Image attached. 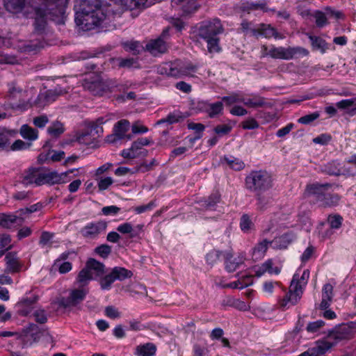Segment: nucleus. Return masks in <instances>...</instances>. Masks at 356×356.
Masks as SVG:
<instances>
[{
    "label": "nucleus",
    "instance_id": "1",
    "mask_svg": "<svg viewBox=\"0 0 356 356\" xmlns=\"http://www.w3.org/2000/svg\"><path fill=\"white\" fill-rule=\"evenodd\" d=\"M75 22L83 31L107 24L117 14L111 4L102 0H75Z\"/></svg>",
    "mask_w": 356,
    "mask_h": 356
},
{
    "label": "nucleus",
    "instance_id": "2",
    "mask_svg": "<svg viewBox=\"0 0 356 356\" xmlns=\"http://www.w3.org/2000/svg\"><path fill=\"white\" fill-rule=\"evenodd\" d=\"M43 7H35L34 30L38 35L45 33L47 28V17L54 21L58 24H64L65 7L68 0H42Z\"/></svg>",
    "mask_w": 356,
    "mask_h": 356
},
{
    "label": "nucleus",
    "instance_id": "3",
    "mask_svg": "<svg viewBox=\"0 0 356 356\" xmlns=\"http://www.w3.org/2000/svg\"><path fill=\"white\" fill-rule=\"evenodd\" d=\"M309 277V270H305L300 274V270H297L293 275L289 291L285 294L278 298V307L282 310H286L291 307L297 305L300 300L303 290L307 284Z\"/></svg>",
    "mask_w": 356,
    "mask_h": 356
},
{
    "label": "nucleus",
    "instance_id": "4",
    "mask_svg": "<svg viewBox=\"0 0 356 356\" xmlns=\"http://www.w3.org/2000/svg\"><path fill=\"white\" fill-rule=\"evenodd\" d=\"M223 32V27L220 21L213 19L211 21L203 22L199 29V36L207 43V49L210 53L219 52L218 35Z\"/></svg>",
    "mask_w": 356,
    "mask_h": 356
},
{
    "label": "nucleus",
    "instance_id": "5",
    "mask_svg": "<svg viewBox=\"0 0 356 356\" xmlns=\"http://www.w3.org/2000/svg\"><path fill=\"white\" fill-rule=\"evenodd\" d=\"M245 184L248 191L259 193L273 187V179L266 170H253L245 177Z\"/></svg>",
    "mask_w": 356,
    "mask_h": 356
},
{
    "label": "nucleus",
    "instance_id": "6",
    "mask_svg": "<svg viewBox=\"0 0 356 356\" xmlns=\"http://www.w3.org/2000/svg\"><path fill=\"white\" fill-rule=\"evenodd\" d=\"M307 54L308 51L301 47H275L271 45L267 47L263 45L261 47V56H270L274 59H283L290 60L292 59L296 54Z\"/></svg>",
    "mask_w": 356,
    "mask_h": 356
},
{
    "label": "nucleus",
    "instance_id": "7",
    "mask_svg": "<svg viewBox=\"0 0 356 356\" xmlns=\"http://www.w3.org/2000/svg\"><path fill=\"white\" fill-rule=\"evenodd\" d=\"M356 332V321H351L342 324L330 331L327 338L333 340L335 344L343 340L352 339Z\"/></svg>",
    "mask_w": 356,
    "mask_h": 356
},
{
    "label": "nucleus",
    "instance_id": "8",
    "mask_svg": "<svg viewBox=\"0 0 356 356\" xmlns=\"http://www.w3.org/2000/svg\"><path fill=\"white\" fill-rule=\"evenodd\" d=\"M114 83L110 84V82L104 81L102 79L96 76L94 79H86L83 83V87L86 90L90 92L94 95H102L105 92L110 90Z\"/></svg>",
    "mask_w": 356,
    "mask_h": 356
},
{
    "label": "nucleus",
    "instance_id": "9",
    "mask_svg": "<svg viewBox=\"0 0 356 356\" xmlns=\"http://www.w3.org/2000/svg\"><path fill=\"white\" fill-rule=\"evenodd\" d=\"M88 293V289L85 288L73 289L70 291L67 297L60 298L58 304L64 308L75 307L85 299Z\"/></svg>",
    "mask_w": 356,
    "mask_h": 356
},
{
    "label": "nucleus",
    "instance_id": "10",
    "mask_svg": "<svg viewBox=\"0 0 356 356\" xmlns=\"http://www.w3.org/2000/svg\"><path fill=\"white\" fill-rule=\"evenodd\" d=\"M168 35V29H165L163 31L160 37L156 39L149 40L145 46V49L151 54L157 56L164 54L168 49V46L164 38Z\"/></svg>",
    "mask_w": 356,
    "mask_h": 356
},
{
    "label": "nucleus",
    "instance_id": "11",
    "mask_svg": "<svg viewBox=\"0 0 356 356\" xmlns=\"http://www.w3.org/2000/svg\"><path fill=\"white\" fill-rule=\"evenodd\" d=\"M130 124L127 120H121L118 121L114 127V134L108 136L106 141L110 143H115L116 140L127 138L130 140L131 135H127L126 133L129 129Z\"/></svg>",
    "mask_w": 356,
    "mask_h": 356
},
{
    "label": "nucleus",
    "instance_id": "12",
    "mask_svg": "<svg viewBox=\"0 0 356 356\" xmlns=\"http://www.w3.org/2000/svg\"><path fill=\"white\" fill-rule=\"evenodd\" d=\"M74 172V170H70L65 172L58 173L56 172H45L41 171V186L44 184H59L67 182V175L69 173Z\"/></svg>",
    "mask_w": 356,
    "mask_h": 356
},
{
    "label": "nucleus",
    "instance_id": "13",
    "mask_svg": "<svg viewBox=\"0 0 356 356\" xmlns=\"http://www.w3.org/2000/svg\"><path fill=\"white\" fill-rule=\"evenodd\" d=\"M64 93L60 88H55L54 90H49L43 92H40L37 99L34 102V105L38 108H44L47 105L54 102L57 97Z\"/></svg>",
    "mask_w": 356,
    "mask_h": 356
},
{
    "label": "nucleus",
    "instance_id": "14",
    "mask_svg": "<svg viewBox=\"0 0 356 356\" xmlns=\"http://www.w3.org/2000/svg\"><path fill=\"white\" fill-rule=\"evenodd\" d=\"M107 224L104 221H98L91 222L86 225L81 230V235L87 238H95L100 233L104 232L106 229Z\"/></svg>",
    "mask_w": 356,
    "mask_h": 356
},
{
    "label": "nucleus",
    "instance_id": "15",
    "mask_svg": "<svg viewBox=\"0 0 356 356\" xmlns=\"http://www.w3.org/2000/svg\"><path fill=\"white\" fill-rule=\"evenodd\" d=\"M38 300V297L31 295L30 297H24L16 304L19 314L26 316L31 314L33 305Z\"/></svg>",
    "mask_w": 356,
    "mask_h": 356
},
{
    "label": "nucleus",
    "instance_id": "16",
    "mask_svg": "<svg viewBox=\"0 0 356 356\" xmlns=\"http://www.w3.org/2000/svg\"><path fill=\"white\" fill-rule=\"evenodd\" d=\"M332 186L333 184L329 183H315L307 186L306 191L309 195H315L318 200L323 201L325 197L327 196L326 193L331 189Z\"/></svg>",
    "mask_w": 356,
    "mask_h": 356
},
{
    "label": "nucleus",
    "instance_id": "17",
    "mask_svg": "<svg viewBox=\"0 0 356 356\" xmlns=\"http://www.w3.org/2000/svg\"><path fill=\"white\" fill-rule=\"evenodd\" d=\"M22 183L24 186L35 184L41 186V170L38 168H29L22 175Z\"/></svg>",
    "mask_w": 356,
    "mask_h": 356
},
{
    "label": "nucleus",
    "instance_id": "18",
    "mask_svg": "<svg viewBox=\"0 0 356 356\" xmlns=\"http://www.w3.org/2000/svg\"><path fill=\"white\" fill-rule=\"evenodd\" d=\"M252 35H262L266 38H275V39H283L284 37L277 30L269 24H260L257 29H252Z\"/></svg>",
    "mask_w": 356,
    "mask_h": 356
},
{
    "label": "nucleus",
    "instance_id": "19",
    "mask_svg": "<svg viewBox=\"0 0 356 356\" xmlns=\"http://www.w3.org/2000/svg\"><path fill=\"white\" fill-rule=\"evenodd\" d=\"M225 259V269L231 273L235 271L241 264H243L245 255L241 253L238 257L233 258V254L229 252H226L223 254Z\"/></svg>",
    "mask_w": 356,
    "mask_h": 356
},
{
    "label": "nucleus",
    "instance_id": "20",
    "mask_svg": "<svg viewBox=\"0 0 356 356\" xmlns=\"http://www.w3.org/2000/svg\"><path fill=\"white\" fill-rule=\"evenodd\" d=\"M5 260L6 265L5 272L14 273L20 270L22 264L15 252H8Z\"/></svg>",
    "mask_w": 356,
    "mask_h": 356
},
{
    "label": "nucleus",
    "instance_id": "21",
    "mask_svg": "<svg viewBox=\"0 0 356 356\" xmlns=\"http://www.w3.org/2000/svg\"><path fill=\"white\" fill-rule=\"evenodd\" d=\"M157 72L161 75L179 78V74L178 72L177 60L175 62H168L161 64L157 67Z\"/></svg>",
    "mask_w": 356,
    "mask_h": 356
},
{
    "label": "nucleus",
    "instance_id": "22",
    "mask_svg": "<svg viewBox=\"0 0 356 356\" xmlns=\"http://www.w3.org/2000/svg\"><path fill=\"white\" fill-rule=\"evenodd\" d=\"M296 238V234L293 232H287L279 237L275 238L270 244L275 248L284 249L288 247Z\"/></svg>",
    "mask_w": 356,
    "mask_h": 356
},
{
    "label": "nucleus",
    "instance_id": "23",
    "mask_svg": "<svg viewBox=\"0 0 356 356\" xmlns=\"http://www.w3.org/2000/svg\"><path fill=\"white\" fill-rule=\"evenodd\" d=\"M172 6H180L183 15H186L197 10L198 0H172Z\"/></svg>",
    "mask_w": 356,
    "mask_h": 356
},
{
    "label": "nucleus",
    "instance_id": "24",
    "mask_svg": "<svg viewBox=\"0 0 356 356\" xmlns=\"http://www.w3.org/2000/svg\"><path fill=\"white\" fill-rule=\"evenodd\" d=\"M332 284H325L322 289V300L319 305L320 309H328L332 301L334 293Z\"/></svg>",
    "mask_w": 356,
    "mask_h": 356
},
{
    "label": "nucleus",
    "instance_id": "25",
    "mask_svg": "<svg viewBox=\"0 0 356 356\" xmlns=\"http://www.w3.org/2000/svg\"><path fill=\"white\" fill-rule=\"evenodd\" d=\"M86 266L92 273L95 279L102 277L105 273L104 265L95 259H90Z\"/></svg>",
    "mask_w": 356,
    "mask_h": 356
},
{
    "label": "nucleus",
    "instance_id": "26",
    "mask_svg": "<svg viewBox=\"0 0 356 356\" xmlns=\"http://www.w3.org/2000/svg\"><path fill=\"white\" fill-rule=\"evenodd\" d=\"M23 216L19 214V216L15 215H0V225L5 228H11L15 223H22Z\"/></svg>",
    "mask_w": 356,
    "mask_h": 356
},
{
    "label": "nucleus",
    "instance_id": "27",
    "mask_svg": "<svg viewBox=\"0 0 356 356\" xmlns=\"http://www.w3.org/2000/svg\"><path fill=\"white\" fill-rule=\"evenodd\" d=\"M306 35L310 40L314 50L320 51L322 54H324L328 49L327 43L321 37L312 35L309 33H306Z\"/></svg>",
    "mask_w": 356,
    "mask_h": 356
},
{
    "label": "nucleus",
    "instance_id": "28",
    "mask_svg": "<svg viewBox=\"0 0 356 356\" xmlns=\"http://www.w3.org/2000/svg\"><path fill=\"white\" fill-rule=\"evenodd\" d=\"M188 115L186 113H182L181 112L179 111H175L172 113H169L166 118H163L160 120H159L156 124H161L163 123H168L170 124L179 122L182 120H184L186 118H187Z\"/></svg>",
    "mask_w": 356,
    "mask_h": 356
},
{
    "label": "nucleus",
    "instance_id": "29",
    "mask_svg": "<svg viewBox=\"0 0 356 356\" xmlns=\"http://www.w3.org/2000/svg\"><path fill=\"white\" fill-rule=\"evenodd\" d=\"M17 131L13 129H7L6 128H0V150L6 148L10 142L11 137H14Z\"/></svg>",
    "mask_w": 356,
    "mask_h": 356
},
{
    "label": "nucleus",
    "instance_id": "30",
    "mask_svg": "<svg viewBox=\"0 0 356 356\" xmlns=\"http://www.w3.org/2000/svg\"><path fill=\"white\" fill-rule=\"evenodd\" d=\"M327 339L318 341L316 346L312 349L315 352L316 356H321L328 351L332 346L335 345L334 341H330Z\"/></svg>",
    "mask_w": 356,
    "mask_h": 356
},
{
    "label": "nucleus",
    "instance_id": "31",
    "mask_svg": "<svg viewBox=\"0 0 356 356\" xmlns=\"http://www.w3.org/2000/svg\"><path fill=\"white\" fill-rule=\"evenodd\" d=\"M178 63V72L179 74V78L184 76H193V74L197 70V66L191 63H184L179 60Z\"/></svg>",
    "mask_w": 356,
    "mask_h": 356
},
{
    "label": "nucleus",
    "instance_id": "32",
    "mask_svg": "<svg viewBox=\"0 0 356 356\" xmlns=\"http://www.w3.org/2000/svg\"><path fill=\"white\" fill-rule=\"evenodd\" d=\"M270 243L268 241L264 239L258 243L252 249V257L254 260H259L264 257L268 245Z\"/></svg>",
    "mask_w": 356,
    "mask_h": 356
},
{
    "label": "nucleus",
    "instance_id": "33",
    "mask_svg": "<svg viewBox=\"0 0 356 356\" xmlns=\"http://www.w3.org/2000/svg\"><path fill=\"white\" fill-rule=\"evenodd\" d=\"M93 279L95 278L92 273L85 266L78 274L76 282L79 284V286L83 288Z\"/></svg>",
    "mask_w": 356,
    "mask_h": 356
},
{
    "label": "nucleus",
    "instance_id": "34",
    "mask_svg": "<svg viewBox=\"0 0 356 356\" xmlns=\"http://www.w3.org/2000/svg\"><path fill=\"white\" fill-rule=\"evenodd\" d=\"M242 103L250 108L263 107L266 104L264 97L257 95H254L252 97L249 98L243 97Z\"/></svg>",
    "mask_w": 356,
    "mask_h": 356
},
{
    "label": "nucleus",
    "instance_id": "35",
    "mask_svg": "<svg viewBox=\"0 0 356 356\" xmlns=\"http://www.w3.org/2000/svg\"><path fill=\"white\" fill-rule=\"evenodd\" d=\"M19 134L24 139L35 140L38 137V131L28 124H23L19 129Z\"/></svg>",
    "mask_w": 356,
    "mask_h": 356
},
{
    "label": "nucleus",
    "instance_id": "36",
    "mask_svg": "<svg viewBox=\"0 0 356 356\" xmlns=\"http://www.w3.org/2000/svg\"><path fill=\"white\" fill-rule=\"evenodd\" d=\"M156 351V346L153 343H147L136 348V353L140 356H153Z\"/></svg>",
    "mask_w": 356,
    "mask_h": 356
},
{
    "label": "nucleus",
    "instance_id": "37",
    "mask_svg": "<svg viewBox=\"0 0 356 356\" xmlns=\"http://www.w3.org/2000/svg\"><path fill=\"white\" fill-rule=\"evenodd\" d=\"M25 1L26 0H5L4 5L8 11L16 13L23 9Z\"/></svg>",
    "mask_w": 356,
    "mask_h": 356
},
{
    "label": "nucleus",
    "instance_id": "38",
    "mask_svg": "<svg viewBox=\"0 0 356 356\" xmlns=\"http://www.w3.org/2000/svg\"><path fill=\"white\" fill-rule=\"evenodd\" d=\"M123 3L131 10L141 9L152 5V0H124Z\"/></svg>",
    "mask_w": 356,
    "mask_h": 356
},
{
    "label": "nucleus",
    "instance_id": "39",
    "mask_svg": "<svg viewBox=\"0 0 356 356\" xmlns=\"http://www.w3.org/2000/svg\"><path fill=\"white\" fill-rule=\"evenodd\" d=\"M308 15L315 19L316 25L318 28H323L328 24L327 18L322 11L315 10L312 13H308Z\"/></svg>",
    "mask_w": 356,
    "mask_h": 356
},
{
    "label": "nucleus",
    "instance_id": "40",
    "mask_svg": "<svg viewBox=\"0 0 356 356\" xmlns=\"http://www.w3.org/2000/svg\"><path fill=\"white\" fill-rule=\"evenodd\" d=\"M111 272L114 275L115 280L120 281L130 278L133 275L131 271L122 267H115L112 269Z\"/></svg>",
    "mask_w": 356,
    "mask_h": 356
},
{
    "label": "nucleus",
    "instance_id": "41",
    "mask_svg": "<svg viewBox=\"0 0 356 356\" xmlns=\"http://www.w3.org/2000/svg\"><path fill=\"white\" fill-rule=\"evenodd\" d=\"M223 109V104L222 102H217L213 104H209L206 108V112L210 118H214L220 114Z\"/></svg>",
    "mask_w": 356,
    "mask_h": 356
},
{
    "label": "nucleus",
    "instance_id": "42",
    "mask_svg": "<svg viewBox=\"0 0 356 356\" xmlns=\"http://www.w3.org/2000/svg\"><path fill=\"white\" fill-rule=\"evenodd\" d=\"M189 129L193 130L195 131V137L193 138H190V141L193 143L196 140H199L202 136V132L204 131L205 127L204 124L201 123H194L189 122L187 125Z\"/></svg>",
    "mask_w": 356,
    "mask_h": 356
},
{
    "label": "nucleus",
    "instance_id": "43",
    "mask_svg": "<svg viewBox=\"0 0 356 356\" xmlns=\"http://www.w3.org/2000/svg\"><path fill=\"white\" fill-rule=\"evenodd\" d=\"M223 159L227 164L234 170H241L245 167V163L239 159L233 156H225Z\"/></svg>",
    "mask_w": 356,
    "mask_h": 356
},
{
    "label": "nucleus",
    "instance_id": "44",
    "mask_svg": "<svg viewBox=\"0 0 356 356\" xmlns=\"http://www.w3.org/2000/svg\"><path fill=\"white\" fill-rule=\"evenodd\" d=\"M339 165V163L337 161H332L325 165L323 170L330 175L339 176L341 175V170Z\"/></svg>",
    "mask_w": 356,
    "mask_h": 356
},
{
    "label": "nucleus",
    "instance_id": "45",
    "mask_svg": "<svg viewBox=\"0 0 356 356\" xmlns=\"http://www.w3.org/2000/svg\"><path fill=\"white\" fill-rule=\"evenodd\" d=\"M259 193L257 194V209L259 210H265L267 209L268 206L271 203V197L269 195H262Z\"/></svg>",
    "mask_w": 356,
    "mask_h": 356
},
{
    "label": "nucleus",
    "instance_id": "46",
    "mask_svg": "<svg viewBox=\"0 0 356 356\" xmlns=\"http://www.w3.org/2000/svg\"><path fill=\"white\" fill-rule=\"evenodd\" d=\"M64 130L63 124L56 121L48 127L47 132L53 137H58L64 132Z\"/></svg>",
    "mask_w": 356,
    "mask_h": 356
},
{
    "label": "nucleus",
    "instance_id": "47",
    "mask_svg": "<svg viewBox=\"0 0 356 356\" xmlns=\"http://www.w3.org/2000/svg\"><path fill=\"white\" fill-rule=\"evenodd\" d=\"M115 278L112 272L109 274L101 277L99 280V284L102 290H109L111 287L112 284L115 281Z\"/></svg>",
    "mask_w": 356,
    "mask_h": 356
},
{
    "label": "nucleus",
    "instance_id": "48",
    "mask_svg": "<svg viewBox=\"0 0 356 356\" xmlns=\"http://www.w3.org/2000/svg\"><path fill=\"white\" fill-rule=\"evenodd\" d=\"M223 254L224 253L222 252L216 250L210 251L206 256L207 264L213 266L220 259V257L222 255L223 256Z\"/></svg>",
    "mask_w": 356,
    "mask_h": 356
},
{
    "label": "nucleus",
    "instance_id": "49",
    "mask_svg": "<svg viewBox=\"0 0 356 356\" xmlns=\"http://www.w3.org/2000/svg\"><path fill=\"white\" fill-rule=\"evenodd\" d=\"M26 337H31L34 341L40 338L39 327L35 324H30L25 330Z\"/></svg>",
    "mask_w": 356,
    "mask_h": 356
},
{
    "label": "nucleus",
    "instance_id": "50",
    "mask_svg": "<svg viewBox=\"0 0 356 356\" xmlns=\"http://www.w3.org/2000/svg\"><path fill=\"white\" fill-rule=\"evenodd\" d=\"M8 90L7 97L10 99H14L20 97L22 93V90L15 86L14 83H10L8 85Z\"/></svg>",
    "mask_w": 356,
    "mask_h": 356
},
{
    "label": "nucleus",
    "instance_id": "51",
    "mask_svg": "<svg viewBox=\"0 0 356 356\" xmlns=\"http://www.w3.org/2000/svg\"><path fill=\"white\" fill-rule=\"evenodd\" d=\"M222 100L226 102L228 105H231L234 103H242L243 95L240 92H234L229 96L222 97Z\"/></svg>",
    "mask_w": 356,
    "mask_h": 356
},
{
    "label": "nucleus",
    "instance_id": "52",
    "mask_svg": "<svg viewBox=\"0 0 356 356\" xmlns=\"http://www.w3.org/2000/svg\"><path fill=\"white\" fill-rule=\"evenodd\" d=\"M117 230L123 234H129L131 237H135L137 235L130 222H125L120 225L117 227Z\"/></svg>",
    "mask_w": 356,
    "mask_h": 356
},
{
    "label": "nucleus",
    "instance_id": "53",
    "mask_svg": "<svg viewBox=\"0 0 356 356\" xmlns=\"http://www.w3.org/2000/svg\"><path fill=\"white\" fill-rule=\"evenodd\" d=\"M32 316L34 318V320L41 324L45 323L47 321V312L43 309H37L33 311Z\"/></svg>",
    "mask_w": 356,
    "mask_h": 356
},
{
    "label": "nucleus",
    "instance_id": "54",
    "mask_svg": "<svg viewBox=\"0 0 356 356\" xmlns=\"http://www.w3.org/2000/svg\"><path fill=\"white\" fill-rule=\"evenodd\" d=\"M220 197L218 194H212L207 200L201 201L202 206L207 209H211L219 201Z\"/></svg>",
    "mask_w": 356,
    "mask_h": 356
},
{
    "label": "nucleus",
    "instance_id": "55",
    "mask_svg": "<svg viewBox=\"0 0 356 356\" xmlns=\"http://www.w3.org/2000/svg\"><path fill=\"white\" fill-rule=\"evenodd\" d=\"M240 226L244 232H248L252 227L253 223L247 214H244L241 216Z\"/></svg>",
    "mask_w": 356,
    "mask_h": 356
},
{
    "label": "nucleus",
    "instance_id": "56",
    "mask_svg": "<svg viewBox=\"0 0 356 356\" xmlns=\"http://www.w3.org/2000/svg\"><path fill=\"white\" fill-rule=\"evenodd\" d=\"M320 116L318 112H314L312 113L304 115L298 120V122L302 124H309Z\"/></svg>",
    "mask_w": 356,
    "mask_h": 356
},
{
    "label": "nucleus",
    "instance_id": "57",
    "mask_svg": "<svg viewBox=\"0 0 356 356\" xmlns=\"http://www.w3.org/2000/svg\"><path fill=\"white\" fill-rule=\"evenodd\" d=\"M343 218L339 215L330 216L327 221L332 229H339L342 224Z\"/></svg>",
    "mask_w": 356,
    "mask_h": 356
},
{
    "label": "nucleus",
    "instance_id": "58",
    "mask_svg": "<svg viewBox=\"0 0 356 356\" xmlns=\"http://www.w3.org/2000/svg\"><path fill=\"white\" fill-rule=\"evenodd\" d=\"M92 136L90 133L89 130H87L84 132L79 134L76 136V140L81 144L88 145L92 140Z\"/></svg>",
    "mask_w": 356,
    "mask_h": 356
},
{
    "label": "nucleus",
    "instance_id": "59",
    "mask_svg": "<svg viewBox=\"0 0 356 356\" xmlns=\"http://www.w3.org/2000/svg\"><path fill=\"white\" fill-rule=\"evenodd\" d=\"M105 315L112 319L118 318L120 317L121 314L118 309L114 306H107L104 309Z\"/></svg>",
    "mask_w": 356,
    "mask_h": 356
},
{
    "label": "nucleus",
    "instance_id": "60",
    "mask_svg": "<svg viewBox=\"0 0 356 356\" xmlns=\"http://www.w3.org/2000/svg\"><path fill=\"white\" fill-rule=\"evenodd\" d=\"M95 252L102 258H106L111 252V248L108 245L104 244L95 248Z\"/></svg>",
    "mask_w": 356,
    "mask_h": 356
},
{
    "label": "nucleus",
    "instance_id": "61",
    "mask_svg": "<svg viewBox=\"0 0 356 356\" xmlns=\"http://www.w3.org/2000/svg\"><path fill=\"white\" fill-rule=\"evenodd\" d=\"M325 325V323L322 320H318L316 321L311 322L308 323L307 325L306 330L309 332H316L320 328H321Z\"/></svg>",
    "mask_w": 356,
    "mask_h": 356
},
{
    "label": "nucleus",
    "instance_id": "62",
    "mask_svg": "<svg viewBox=\"0 0 356 356\" xmlns=\"http://www.w3.org/2000/svg\"><path fill=\"white\" fill-rule=\"evenodd\" d=\"M49 119L47 115H42L33 118V124L38 128H43L48 123Z\"/></svg>",
    "mask_w": 356,
    "mask_h": 356
},
{
    "label": "nucleus",
    "instance_id": "63",
    "mask_svg": "<svg viewBox=\"0 0 356 356\" xmlns=\"http://www.w3.org/2000/svg\"><path fill=\"white\" fill-rule=\"evenodd\" d=\"M31 144L26 143L22 140H16L10 146V149L13 151H18L28 149L30 147Z\"/></svg>",
    "mask_w": 356,
    "mask_h": 356
},
{
    "label": "nucleus",
    "instance_id": "64",
    "mask_svg": "<svg viewBox=\"0 0 356 356\" xmlns=\"http://www.w3.org/2000/svg\"><path fill=\"white\" fill-rule=\"evenodd\" d=\"M331 136L326 134H321L320 136L314 138L313 142L316 144H320L322 145H327L331 140Z\"/></svg>",
    "mask_w": 356,
    "mask_h": 356
}]
</instances>
